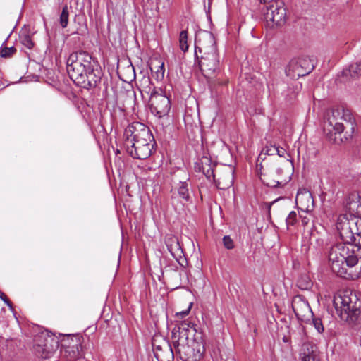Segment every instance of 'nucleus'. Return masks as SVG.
<instances>
[{
    "mask_svg": "<svg viewBox=\"0 0 361 361\" xmlns=\"http://www.w3.org/2000/svg\"><path fill=\"white\" fill-rule=\"evenodd\" d=\"M66 63L68 74L77 85L90 89L100 82L102 73L99 64L87 51L71 53Z\"/></svg>",
    "mask_w": 361,
    "mask_h": 361,
    "instance_id": "nucleus-1",
    "label": "nucleus"
},
{
    "mask_svg": "<svg viewBox=\"0 0 361 361\" xmlns=\"http://www.w3.org/2000/svg\"><path fill=\"white\" fill-rule=\"evenodd\" d=\"M124 137V147L133 158L145 159L152 154L154 140L144 124L136 122L129 125L125 130Z\"/></svg>",
    "mask_w": 361,
    "mask_h": 361,
    "instance_id": "nucleus-2",
    "label": "nucleus"
},
{
    "mask_svg": "<svg viewBox=\"0 0 361 361\" xmlns=\"http://www.w3.org/2000/svg\"><path fill=\"white\" fill-rule=\"evenodd\" d=\"M202 54L199 65L200 70L207 78L213 77L219 69V57L217 53L214 35L205 32L195 39V56Z\"/></svg>",
    "mask_w": 361,
    "mask_h": 361,
    "instance_id": "nucleus-3",
    "label": "nucleus"
},
{
    "mask_svg": "<svg viewBox=\"0 0 361 361\" xmlns=\"http://www.w3.org/2000/svg\"><path fill=\"white\" fill-rule=\"evenodd\" d=\"M334 305L340 318L349 323L355 322L361 313V300L350 290H343L336 295Z\"/></svg>",
    "mask_w": 361,
    "mask_h": 361,
    "instance_id": "nucleus-4",
    "label": "nucleus"
},
{
    "mask_svg": "<svg viewBox=\"0 0 361 361\" xmlns=\"http://www.w3.org/2000/svg\"><path fill=\"white\" fill-rule=\"evenodd\" d=\"M355 128V121L353 114L345 109H332L326 115L324 123V131L327 136H331L333 133H341L345 129H349L350 132L346 131L348 136H352Z\"/></svg>",
    "mask_w": 361,
    "mask_h": 361,
    "instance_id": "nucleus-5",
    "label": "nucleus"
},
{
    "mask_svg": "<svg viewBox=\"0 0 361 361\" xmlns=\"http://www.w3.org/2000/svg\"><path fill=\"white\" fill-rule=\"evenodd\" d=\"M143 82L146 85L142 87L141 92L149 97L151 112L159 118L166 116L171 109V102L164 91L154 87L148 78Z\"/></svg>",
    "mask_w": 361,
    "mask_h": 361,
    "instance_id": "nucleus-6",
    "label": "nucleus"
},
{
    "mask_svg": "<svg viewBox=\"0 0 361 361\" xmlns=\"http://www.w3.org/2000/svg\"><path fill=\"white\" fill-rule=\"evenodd\" d=\"M350 253L349 244L337 243L333 245L329 252V261L331 264V269L334 273L343 278L353 277L352 274H347V269L345 268L343 261H345V256Z\"/></svg>",
    "mask_w": 361,
    "mask_h": 361,
    "instance_id": "nucleus-7",
    "label": "nucleus"
},
{
    "mask_svg": "<svg viewBox=\"0 0 361 361\" xmlns=\"http://www.w3.org/2000/svg\"><path fill=\"white\" fill-rule=\"evenodd\" d=\"M263 15L269 27L281 26L286 20V8L282 1L273 2L263 8Z\"/></svg>",
    "mask_w": 361,
    "mask_h": 361,
    "instance_id": "nucleus-8",
    "label": "nucleus"
},
{
    "mask_svg": "<svg viewBox=\"0 0 361 361\" xmlns=\"http://www.w3.org/2000/svg\"><path fill=\"white\" fill-rule=\"evenodd\" d=\"M314 68L313 60L308 56H304L291 60L286 68V74L293 79H298L308 75Z\"/></svg>",
    "mask_w": 361,
    "mask_h": 361,
    "instance_id": "nucleus-9",
    "label": "nucleus"
},
{
    "mask_svg": "<svg viewBox=\"0 0 361 361\" xmlns=\"http://www.w3.org/2000/svg\"><path fill=\"white\" fill-rule=\"evenodd\" d=\"M176 351L185 361H199L202 357L204 346L200 341L190 339L187 344H180Z\"/></svg>",
    "mask_w": 361,
    "mask_h": 361,
    "instance_id": "nucleus-10",
    "label": "nucleus"
},
{
    "mask_svg": "<svg viewBox=\"0 0 361 361\" xmlns=\"http://www.w3.org/2000/svg\"><path fill=\"white\" fill-rule=\"evenodd\" d=\"M292 308L298 319L307 322L313 316L308 303L301 295H296L292 300Z\"/></svg>",
    "mask_w": 361,
    "mask_h": 361,
    "instance_id": "nucleus-11",
    "label": "nucleus"
},
{
    "mask_svg": "<svg viewBox=\"0 0 361 361\" xmlns=\"http://www.w3.org/2000/svg\"><path fill=\"white\" fill-rule=\"evenodd\" d=\"M356 219L351 220L340 221L336 224V228L343 243L355 244L356 237L355 235V225Z\"/></svg>",
    "mask_w": 361,
    "mask_h": 361,
    "instance_id": "nucleus-12",
    "label": "nucleus"
},
{
    "mask_svg": "<svg viewBox=\"0 0 361 361\" xmlns=\"http://www.w3.org/2000/svg\"><path fill=\"white\" fill-rule=\"evenodd\" d=\"M201 169L200 170L203 173V174L206 176L208 180H210L212 178L214 179L217 186L219 188L225 189L228 188L233 184V176L231 171L227 172L228 175V181L226 183H222L221 181L218 179L216 180L215 175L214 174L213 166H212L211 159L207 157H203L200 160Z\"/></svg>",
    "mask_w": 361,
    "mask_h": 361,
    "instance_id": "nucleus-13",
    "label": "nucleus"
},
{
    "mask_svg": "<svg viewBox=\"0 0 361 361\" xmlns=\"http://www.w3.org/2000/svg\"><path fill=\"white\" fill-rule=\"evenodd\" d=\"M172 198H175L176 195L180 200L183 204L192 202V190L191 184L188 180L179 181V183L172 190Z\"/></svg>",
    "mask_w": 361,
    "mask_h": 361,
    "instance_id": "nucleus-14",
    "label": "nucleus"
},
{
    "mask_svg": "<svg viewBox=\"0 0 361 361\" xmlns=\"http://www.w3.org/2000/svg\"><path fill=\"white\" fill-rule=\"evenodd\" d=\"M154 356L158 361H173V352L169 343L163 340L160 345L156 344V341L152 342Z\"/></svg>",
    "mask_w": 361,
    "mask_h": 361,
    "instance_id": "nucleus-15",
    "label": "nucleus"
},
{
    "mask_svg": "<svg viewBox=\"0 0 361 361\" xmlns=\"http://www.w3.org/2000/svg\"><path fill=\"white\" fill-rule=\"evenodd\" d=\"M300 358L301 361H320L318 348L310 343H304L300 353Z\"/></svg>",
    "mask_w": 361,
    "mask_h": 361,
    "instance_id": "nucleus-16",
    "label": "nucleus"
},
{
    "mask_svg": "<svg viewBox=\"0 0 361 361\" xmlns=\"http://www.w3.org/2000/svg\"><path fill=\"white\" fill-rule=\"evenodd\" d=\"M349 249H350V253L347 254L345 257V261H343V264L345 265V268L348 270L349 268H353L358 263V259L361 257V247L357 246L356 244H349ZM347 274H349L347 271Z\"/></svg>",
    "mask_w": 361,
    "mask_h": 361,
    "instance_id": "nucleus-17",
    "label": "nucleus"
},
{
    "mask_svg": "<svg viewBox=\"0 0 361 361\" xmlns=\"http://www.w3.org/2000/svg\"><path fill=\"white\" fill-rule=\"evenodd\" d=\"M190 334L180 330L172 331V340L176 349H178L180 344H187L190 339H194Z\"/></svg>",
    "mask_w": 361,
    "mask_h": 361,
    "instance_id": "nucleus-18",
    "label": "nucleus"
},
{
    "mask_svg": "<svg viewBox=\"0 0 361 361\" xmlns=\"http://www.w3.org/2000/svg\"><path fill=\"white\" fill-rule=\"evenodd\" d=\"M63 356L69 360H75L82 356V346L76 343L64 347Z\"/></svg>",
    "mask_w": 361,
    "mask_h": 361,
    "instance_id": "nucleus-19",
    "label": "nucleus"
},
{
    "mask_svg": "<svg viewBox=\"0 0 361 361\" xmlns=\"http://www.w3.org/2000/svg\"><path fill=\"white\" fill-rule=\"evenodd\" d=\"M263 169V166H261V169H260V173H259V178L262 180V182L267 185L268 187H271V188H276V187H279V186H281L282 185H284L287 183V180L286 179H283V178H279V179H275V178H272L268 174H266L265 173H264L262 169Z\"/></svg>",
    "mask_w": 361,
    "mask_h": 361,
    "instance_id": "nucleus-20",
    "label": "nucleus"
},
{
    "mask_svg": "<svg viewBox=\"0 0 361 361\" xmlns=\"http://www.w3.org/2000/svg\"><path fill=\"white\" fill-rule=\"evenodd\" d=\"M168 250L172 255L173 257H180L183 254V250L180 245L178 240L176 237H170L166 242Z\"/></svg>",
    "mask_w": 361,
    "mask_h": 361,
    "instance_id": "nucleus-21",
    "label": "nucleus"
},
{
    "mask_svg": "<svg viewBox=\"0 0 361 361\" xmlns=\"http://www.w3.org/2000/svg\"><path fill=\"white\" fill-rule=\"evenodd\" d=\"M173 330H180L188 333L191 336H195V333L197 331L194 327V324L188 320H185L178 325H176Z\"/></svg>",
    "mask_w": 361,
    "mask_h": 361,
    "instance_id": "nucleus-22",
    "label": "nucleus"
},
{
    "mask_svg": "<svg viewBox=\"0 0 361 361\" xmlns=\"http://www.w3.org/2000/svg\"><path fill=\"white\" fill-rule=\"evenodd\" d=\"M343 74L350 77L361 76V61L351 63L348 69L343 71Z\"/></svg>",
    "mask_w": 361,
    "mask_h": 361,
    "instance_id": "nucleus-23",
    "label": "nucleus"
},
{
    "mask_svg": "<svg viewBox=\"0 0 361 361\" xmlns=\"http://www.w3.org/2000/svg\"><path fill=\"white\" fill-rule=\"evenodd\" d=\"M19 40L23 46L29 49H31L34 46V42H32L31 36L27 30H22L20 31Z\"/></svg>",
    "mask_w": 361,
    "mask_h": 361,
    "instance_id": "nucleus-24",
    "label": "nucleus"
},
{
    "mask_svg": "<svg viewBox=\"0 0 361 361\" xmlns=\"http://www.w3.org/2000/svg\"><path fill=\"white\" fill-rule=\"evenodd\" d=\"M68 19H69L68 8L67 5H65L62 8V11L61 13L60 18H59L60 25L63 28H65L67 27L68 23Z\"/></svg>",
    "mask_w": 361,
    "mask_h": 361,
    "instance_id": "nucleus-25",
    "label": "nucleus"
},
{
    "mask_svg": "<svg viewBox=\"0 0 361 361\" xmlns=\"http://www.w3.org/2000/svg\"><path fill=\"white\" fill-rule=\"evenodd\" d=\"M349 209L353 215L361 218V197L356 201L350 202Z\"/></svg>",
    "mask_w": 361,
    "mask_h": 361,
    "instance_id": "nucleus-26",
    "label": "nucleus"
},
{
    "mask_svg": "<svg viewBox=\"0 0 361 361\" xmlns=\"http://www.w3.org/2000/svg\"><path fill=\"white\" fill-rule=\"evenodd\" d=\"M297 285L302 290H307L311 288L312 282L308 276H302L298 280Z\"/></svg>",
    "mask_w": 361,
    "mask_h": 361,
    "instance_id": "nucleus-27",
    "label": "nucleus"
},
{
    "mask_svg": "<svg viewBox=\"0 0 361 361\" xmlns=\"http://www.w3.org/2000/svg\"><path fill=\"white\" fill-rule=\"evenodd\" d=\"M355 229V235L356 237L355 244L361 247V218L356 219Z\"/></svg>",
    "mask_w": 361,
    "mask_h": 361,
    "instance_id": "nucleus-28",
    "label": "nucleus"
},
{
    "mask_svg": "<svg viewBox=\"0 0 361 361\" xmlns=\"http://www.w3.org/2000/svg\"><path fill=\"white\" fill-rule=\"evenodd\" d=\"M188 32L185 30H183L180 33L179 43L180 47L183 51H186L188 49Z\"/></svg>",
    "mask_w": 361,
    "mask_h": 361,
    "instance_id": "nucleus-29",
    "label": "nucleus"
},
{
    "mask_svg": "<svg viewBox=\"0 0 361 361\" xmlns=\"http://www.w3.org/2000/svg\"><path fill=\"white\" fill-rule=\"evenodd\" d=\"M16 51V49L14 47H3L0 48V56L2 58H9L12 56Z\"/></svg>",
    "mask_w": 361,
    "mask_h": 361,
    "instance_id": "nucleus-30",
    "label": "nucleus"
},
{
    "mask_svg": "<svg viewBox=\"0 0 361 361\" xmlns=\"http://www.w3.org/2000/svg\"><path fill=\"white\" fill-rule=\"evenodd\" d=\"M302 199L306 200L307 202H311L312 205L313 206L314 200L310 192L305 191L303 193L298 192L296 196V202L301 200Z\"/></svg>",
    "mask_w": 361,
    "mask_h": 361,
    "instance_id": "nucleus-31",
    "label": "nucleus"
},
{
    "mask_svg": "<svg viewBox=\"0 0 361 361\" xmlns=\"http://www.w3.org/2000/svg\"><path fill=\"white\" fill-rule=\"evenodd\" d=\"M297 221V213L295 211H292L289 213L288 216L286 219V222L288 226H293Z\"/></svg>",
    "mask_w": 361,
    "mask_h": 361,
    "instance_id": "nucleus-32",
    "label": "nucleus"
},
{
    "mask_svg": "<svg viewBox=\"0 0 361 361\" xmlns=\"http://www.w3.org/2000/svg\"><path fill=\"white\" fill-rule=\"evenodd\" d=\"M312 323L314 326V328L317 329V331L319 333H322L324 330V326L322 322V319L320 318H314L312 319Z\"/></svg>",
    "mask_w": 361,
    "mask_h": 361,
    "instance_id": "nucleus-33",
    "label": "nucleus"
},
{
    "mask_svg": "<svg viewBox=\"0 0 361 361\" xmlns=\"http://www.w3.org/2000/svg\"><path fill=\"white\" fill-rule=\"evenodd\" d=\"M223 243L224 247L228 250H231L234 247L233 241L228 235H226L223 238Z\"/></svg>",
    "mask_w": 361,
    "mask_h": 361,
    "instance_id": "nucleus-34",
    "label": "nucleus"
},
{
    "mask_svg": "<svg viewBox=\"0 0 361 361\" xmlns=\"http://www.w3.org/2000/svg\"><path fill=\"white\" fill-rule=\"evenodd\" d=\"M264 150L265 151L266 154L274 155V154H276V145L267 146Z\"/></svg>",
    "mask_w": 361,
    "mask_h": 361,
    "instance_id": "nucleus-35",
    "label": "nucleus"
},
{
    "mask_svg": "<svg viewBox=\"0 0 361 361\" xmlns=\"http://www.w3.org/2000/svg\"><path fill=\"white\" fill-rule=\"evenodd\" d=\"M157 78L158 79H161L164 78V63H162L158 68L157 71H156Z\"/></svg>",
    "mask_w": 361,
    "mask_h": 361,
    "instance_id": "nucleus-36",
    "label": "nucleus"
},
{
    "mask_svg": "<svg viewBox=\"0 0 361 361\" xmlns=\"http://www.w3.org/2000/svg\"><path fill=\"white\" fill-rule=\"evenodd\" d=\"M286 153V150L284 148L281 147L279 146H276V154L279 155L281 157H283L285 156Z\"/></svg>",
    "mask_w": 361,
    "mask_h": 361,
    "instance_id": "nucleus-37",
    "label": "nucleus"
},
{
    "mask_svg": "<svg viewBox=\"0 0 361 361\" xmlns=\"http://www.w3.org/2000/svg\"><path fill=\"white\" fill-rule=\"evenodd\" d=\"M191 306H192V303H190V305H189V307H188L187 310H185L184 311H182V312H177L176 315L177 316L180 315L182 317L188 315L189 314L190 311Z\"/></svg>",
    "mask_w": 361,
    "mask_h": 361,
    "instance_id": "nucleus-38",
    "label": "nucleus"
},
{
    "mask_svg": "<svg viewBox=\"0 0 361 361\" xmlns=\"http://www.w3.org/2000/svg\"><path fill=\"white\" fill-rule=\"evenodd\" d=\"M0 298L2 300L4 301V302L9 307H11V302L8 300V299L7 298L6 295L3 293H1L0 294Z\"/></svg>",
    "mask_w": 361,
    "mask_h": 361,
    "instance_id": "nucleus-39",
    "label": "nucleus"
},
{
    "mask_svg": "<svg viewBox=\"0 0 361 361\" xmlns=\"http://www.w3.org/2000/svg\"><path fill=\"white\" fill-rule=\"evenodd\" d=\"M276 179L282 178L281 174L283 173V169L281 168H278L276 169Z\"/></svg>",
    "mask_w": 361,
    "mask_h": 361,
    "instance_id": "nucleus-40",
    "label": "nucleus"
},
{
    "mask_svg": "<svg viewBox=\"0 0 361 361\" xmlns=\"http://www.w3.org/2000/svg\"><path fill=\"white\" fill-rule=\"evenodd\" d=\"M43 351H47V345H44V348H43Z\"/></svg>",
    "mask_w": 361,
    "mask_h": 361,
    "instance_id": "nucleus-41",
    "label": "nucleus"
},
{
    "mask_svg": "<svg viewBox=\"0 0 361 361\" xmlns=\"http://www.w3.org/2000/svg\"><path fill=\"white\" fill-rule=\"evenodd\" d=\"M42 357H44V358H47V357H48V355H47V354H46V355H42Z\"/></svg>",
    "mask_w": 361,
    "mask_h": 361,
    "instance_id": "nucleus-42",
    "label": "nucleus"
},
{
    "mask_svg": "<svg viewBox=\"0 0 361 361\" xmlns=\"http://www.w3.org/2000/svg\"><path fill=\"white\" fill-rule=\"evenodd\" d=\"M306 209H310V206H309V205H307Z\"/></svg>",
    "mask_w": 361,
    "mask_h": 361,
    "instance_id": "nucleus-43",
    "label": "nucleus"
}]
</instances>
